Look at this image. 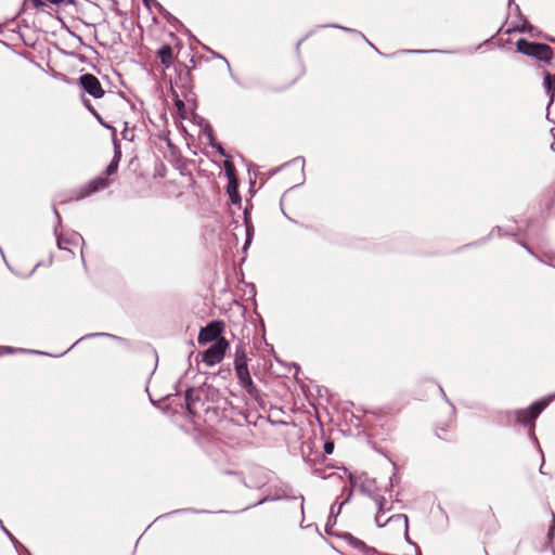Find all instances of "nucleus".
Returning <instances> with one entry per match:
<instances>
[{
  "label": "nucleus",
  "mask_w": 555,
  "mask_h": 555,
  "mask_svg": "<svg viewBox=\"0 0 555 555\" xmlns=\"http://www.w3.org/2000/svg\"><path fill=\"white\" fill-rule=\"evenodd\" d=\"M374 502L377 506V512L375 515L376 525L378 527H385L388 525L393 532H403L405 539L409 541V533H408L409 519H408V517L404 514H396V515H390L385 520H383L385 498L379 496V495L374 496Z\"/></svg>",
  "instance_id": "1"
},
{
  "label": "nucleus",
  "mask_w": 555,
  "mask_h": 555,
  "mask_svg": "<svg viewBox=\"0 0 555 555\" xmlns=\"http://www.w3.org/2000/svg\"><path fill=\"white\" fill-rule=\"evenodd\" d=\"M229 348V343L225 338L218 339L205 352L202 353V360L207 366H214L220 363Z\"/></svg>",
  "instance_id": "2"
},
{
  "label": "nucleus",
  "mask_w": 555,
  "mask_h": 555,
  "mask_svg": "<svg viewBox=\"0 0 555 555\" xmlns=\"http://www.w3.org/2000/svg\"><path fill=\"white\" fill-rule=\"evenodd\" d=\"M223 324L221 322H212L199 331L197 340L198 344L205 345L207 343L217 341L220 339Z\"/></svg>",
  "instance_id": "3"
},
{
  "label": "nucleus",
  "mask_w": 555,
  "mask_h": 555,
  "mask_svg": "<svg viewBox=\"0 0 555 555\" xmlns=\"http://www.w3.org/2000/svg\"><path fill=\"white\" fill-rule=\"evenodd\" d=\"M79 81L83 90L91 96L100 99L104 95V90L95 76L91 74H85L80 76Z\"/></svg>",
  "instance_id": "4"
},
{
  "label": "nucleus",
  "mask_w": 555,
  "mask_h": 555,
  "mask_svg": "<svg viewBox=\"0 0 555 555\" xmlns=\"http://www.w3.org/2000/svg\"><path fill=\"white\" fill-rule=\"evenodd\" d=\"M548 404V400H542L533 403L530 408L526 410H519L516 412V417L519 423L527 424L532 422L538 417V415L544 410V408Z\"/></svg>",
  "instance_id": "5"
},
{
  "label": "nucleus",
  "mask_w": 555,
  "mask_h": 555,
  "mask_svg": "<svg viewBox=\"0 0 555 555\" xmlns=\"http://www.w3.org/2000/svg\"><path fill=\"white\" fill-rule=\"evenodd\" d=\"M108 186V181L104 178H96L90 181L86 186L80 190L78 198H83L90 194L103 190Z\"/></svg>",
  "instance_id": "6"
},
{
  "label": "nucleus",
  "mask_w": 555,
  "mask_h": 555,
  "mask_svg": "<svg viewBox=\"0 0 555 555\" xmlns=\"http://www.w3.org/2000/svg\"><path fill=\"white\" fill-rule=\"evenodd\" d=\"M235 372L236 376L240 380V384L249 390V388L253 386V379L248 371V365H235Z\"/></svg>",
  "instance_id": "7"
},
{
  "label": "nucleus",
  "mask_w": 555,
  "mask_h": 555,
  "mask_svg": "<svg viewBox=\"0 0 555 555\" xmlns=\"http://www.w3.org/2000/svg\"><path fill=\"white\" fill-rule=\"evenodd\" d=\"M552 55H553V51L547 44L535 43L531 56H533L540 61L548 62L552 59Z\"/></svg>",
  "instance_id": "8"
},
{
  "label": "nucleus",
  "mask_w": 555,
  "mask_h": 555,
  "mask_svg": "<svg viewBox=\"0 0 555 555\" xmlns=\"http://www.w3.org/2000/svg\"><path fill=\"white\" fill-rule=\"evenodd\" d=\"M157 54L160 59L162 64L165 65L166 67H169L172 64L173 53H172V49L170 46H168V44L163 46L158 50Z\"/></svg>",
  "instance_id": "9"
},
{
  "label": "nucleus",
  "mask_w": 555,
  "mask_h": 555,
  "mask_svg": "<svg viewBox=\"0 0 555 555\" xmlns=\"http://www.w3.org/2000/svg\"><path fill=\"white\" fill-rule=\"evenodd\" d=\"M237 181L235 178H231L229 183H228V188H227V192L229 194V197L231 199V202L233 204H240L241 203V197H240V194H238V191H237Z\"/></svg>",
  "instance_id": "10"
},
{
  "label": "nucleus",
  "mask_w": 555,
  "mask_h": 555,
  "mask_svg": "<svg viewBox=\"0 0 555 555\" xmlns=\"http://www.w3.org/2000/svg\"><path fill=\"white\" fill-rule=\"evenodd\" d=\"M534 46H535V43H533V42H529L525 39H520L517 41V51L522 54L531 56Z\"/></svg>",
  "instance_id": "11"
},
{
  "label": "nucleus",
  "mask_w": 555,
  "mask_h": 555,
  "mask_svg": "<svg viewBox=\"0 0 555 555\" xmlns=\"http://www.w3.org/2000/svg\"><path fill=\"white\" fill-rule=\"evenodd\" d=\"M543 86L550 94V103H552L555 95V82L548 73L544 76Z\"/></svg>",
  "instance_id": "12"
},
{
  "label": "nucleus",
  "mask_w": 555,
  "mask_h": 555,
  "mask_svg": "<svg viewBox=\"0 0 555 555\" xmlns=\"http://www.w3.org/2000/svg\"><path fill=\"white\" fill-rule=\"evenodd\" d=\"M240 364L247 365L246 351L243 346H237L235 350L234 366Z\"/></svg>",
  "instance_id": "13"
},
{
  "label": "nucleus",
  "mask_w": 555,
  "mask_h": 555,
  "mask_svg": "<svg viewBox=\"0 0 555 555\" xmlns=\"http://www.w3.org/2000/svg\"><path fill=\"white\" fill-rule=\"evenodd\" d=\"M245 224H246V242H245V245H244V250H246L247 246L250 244V241H251V232H253V228H251V224L249 222V220L247 219V216L245 215Z\"/></svg>",
  "instance_id": "14"
},
{
  "label": "nucleus",
  "mask_w": 555,
  "mask_h": 555,
  "mask_svg": "<svg viewBox=\"0 0 555 555\" xmlns=\"http://www.w3.org/2000/svg\"><path fill=\"white\" fill-rule=\"evenodd\" d=\"M118 162H119V156L116 155L115 158L112 160V163L106 168L107 175H113L116 172L117 167H118Z\"/></svg>",
  "instance_id": "15"
},
{
  "label": "nucleus",
  "mask_w": 555,
  "mask_h": 555,
  "mask_svg": "<svg viewBox=\"0 0 555 555\" xmlns=\"http://www.w3.org/2000/svg\"><path fill=\"white\" fill-rule=\"evenodd\" d=\"M224 165H225V171H227V175H228L229 180H230L231 178H235V177H234V173H233V167H232V165H231L229 162H225V164H224Z\"/></svg>",
  "instance_id": "16"
},
{
  "label": "nucleus",
  "mask_w": 555,
  "mask_h": 555,
  "mask_svg": "<svg viewBox=\"0 0 555 555\" xmlns=\"http://www.w3.org/2000/svg\"><path fill=\"white\" fill-rule=\"evenodd\" d=\"M392 508V504H389L388 506V503L387 501L385 500V503H384V516H383V520H385L388 516H387V513L390 512Z\"/></svg>",
  "instance_id": "17"
},
{
  "label": "nucleus",
  "mask_w": 555,
  "mask_h": 555,
  "mask_svg": "<svg viewBox=\"0 0 555 555\" xmlns=\"http://www.w3.org/2000/svg\"><path fill=\"white\" fill-rule=\"evenodd\" d=\"M324 449L327 454H331L333 452L334 446L332 442H326L324 444Z\"/></svg>",
  "instance_id": "18"
},
{
  "label": "nucleus",
  "mask_w": 555,
  "mask_h": 555,
  "mask_svg": "<svg viewBox=\"0 0 555 555\" xmlns=\"http://www.w3.org/2000/svg\"><path fill=\"white\" fill-rule=\"evenodd\" d=\"M521 30L522 31L527 30V31L532 33L534 30V28L532 25H530L529 23L526 22V23H524Z\"/></svg>",
  "instance_id": "19"
},
{
  "label": "nucleus",
  "mask_w": 555,
  "mask_h": 555,
  "mask_svg": "<svg viewBox=\"0 0 555 555\" xmlns=\"http://www.w3.org/2000/svg\"><path fill=\"white\" fill-rule=\"evenodd\" d=\"M53 4H62V3H73V0H49Z\"/></svg>",
  "instance_id": "20"
},
{
  "label": "nucleus",
  "mask_w": 555,
  "mask_h": 555,
  "mask_svg": "<svg viewBox=\"0 0 555 555\" xmlns=\"http://www.w3.org/2000/svg\"><path fill=\"white\" fill-rule=\"evenodd\" d=\"M31 1L36 8H41L44 5V2L42 0H31Z\"/></svg>",
  "instance_id": "21"
},
{
  "label": "nucleus",
  "mask_w": 555,
  "mask_h": 555,
  "mask_svg": "<svg viewBox=\"0 0 555 555\" xmlns=\"http://www.w3.org/2000/svg\"><path fill=\"white\" fill-rule=\"evenodd\" d=\"M554 526H555V517H554V514L552 515V526H551V529H550V532H548V535L551 537L552 533H553V530H554Z\"/></svg>",
  "instance_id": "22"
},
{
  "label": "nucleus",
  "mask_w": 555,
  "mask_h": 555,
  "mask_svg": "<svg viewBox=\"0 0 555 555\" xmlns=\"http://www.w3.org/2000/svg\"><path fill=\"white\" fill-rule=\"evenodd\" d=\"M57 245H59V247H60L61 249H62V248H65V246H64V241H63L62 238H59V240H57Z\"/></svg>",
  "instance_id": "23"
},
{
  "label": "nucleus",
  "mask_w": 555,
  "mask_h": 555,
  "mask_svg": "<svg viewBox=\"0 0 555 555\" xmlns=\"http://www.w3.org/2000/svg\"><path fill=\"white\" fill-rule=\"evenodd\" d=\"M177 106H178L179 108H180V107H183V103H182V101H178V102H177Z\"/></svg>",
  "instance_id": "24"
},
{
  "label": "nucleus",
  "mask_w": 555,
  "mask_h": 555,
  "mask_svg": "<svg viewBox=\"0 0 555 555\" xmlns=\"http://www.w3.org/2000/svg\"><path fill=\"white\" fill-rule=\"evenodd\" d=\"M3 350H4L5 352H11V351H12V349H11L10 347H4V348H3Z\"/></svg>",
  "instance_id": "25"
},
{
  "label": "nucleus",
  "mask_w": 555,
  "mask_h": 555,
  "mask_svg": "<svg viewBox=\"0 0 555 555\" xmlns=\"http://www.w3.org/2000/svg\"><path fill=\"white\" fill-rule=\"evenodd\" d=\"M547 40L552 41V42H555V39L552 38V37H545Z\"/></svg>",
  "instance_id": "26"
},
{
  "label": "nucleus",
  "mask_w": 555,
  "mask_h": 555,
  "mask_svg": "<svg viewBox=\"0 0 555 555\" xmlns=\"http://www.w3.org/2000/svg\"><path fill=\"white\" fill-rule=\"evenodd\" d=\"M74 238L78 242L81 237L79 235H75Z\"/></svg>",
  "instance_id": "27"
}]
</instances>
